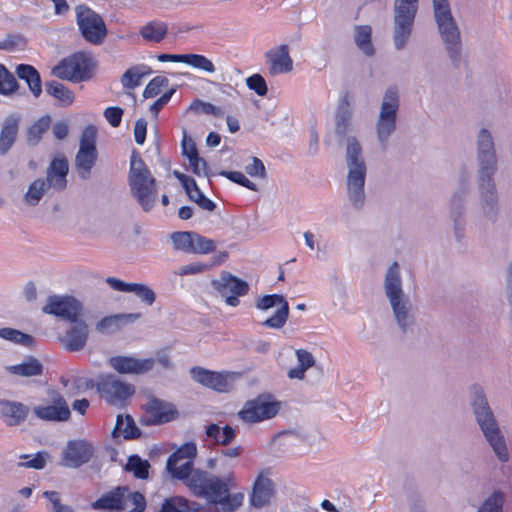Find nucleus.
Wrapping results in <instances>:
<instances>
[{"instance_id":"nucleus-10","label":"nucleus","mask_w":512,"mask_h":512,"mask_svg":"<svg viewBox=\"0 0 512 512\" xmlns=\"http://www.w3.org/2000/svg\"><path fill=\"white\" fill-rule=\"evenodd\" d=\"M75 12L82 37L93 45H101L108 33L101 15L86 5H78Z\"/></svg>"},{"instance_id":"nucleus-13","label":"nucleus","mask_w":512,"mask_h":512,"mask_svg":"<svg viewBox=\"0 0 512 512\" xmlns=\"http://www.w3.org/2000/svg\"><path fill=\"white\" fill-rule=\"evenodd\" d=\"M211 285L222 297H225L226 304L232 307L238 306L239 297L249 292V284L246 281L227 271H222L218 279L211 281Z\"/></svg>"},{"instance_id":"nucleus-30","label":"nucleus","mask_w":512,"mask_h":512,"mask_svg":"<svg viewBox=\"0 0 512 512\" xmlns=\"http://www.w3.org/2000/svg\"><path fill=\"white\" fill-rule=\"evenodd\" d=\"M69 164L65 157L54 158L46 171V183L56 191H63L67 187V174Z\"/></svg>"},{"instance_id":"nucleus-12","label":"nucleus","mask_w":512,"mask_h":512,"mask_svg":"<svg viewBox=\"0 0 512 512\" xmlns=\"http://www.w3.org/2000/svg\"><path fill=\"white\" fill-rule=\"evenodd\" d=\"M280 409V403L271 394H261L245 403L238 416L246 423H257L275 417Z\"/></svg>"},{"instance_id":"nucleus-21","label":"nucleus","mask_w":512,"mask_h":512,"mask_svg":"<svg viewBox=\"0 0 512 512\" xmlns=\"http://www.w3.org/2000/svg\"><path fill=\"white\" fill-rule=\"evenodd\" d=\"M94 454V447L85 440H70L63 450L62 465L79 468L88 463Z\"/></svg>"},{"instance_id":"nucleus-41","label":"nucleus","mask_w":512,"mask_h":512,"mask_svg":"<svg viewBox=\"0 0 512 512\" xmlns=\"http://www.w3.org/2000/svg\"><path fill=\"white\" fill-rule=\"evenodd\" d=\"M46 92L57 99L62 106H69L74 101V93L64 84L51 80L45 83Z\"/></svg>"},{"instance_id":"nucleus-27","label":"nucleus","mask_w":512,"mask_h":512,"mask_svg":"<svg viewBox=\"0 0 512 512\" xmlns=\"http://www.w3.org/2000/svg\"><path fill=\"white\" fill-rule=\"evenodd\" d=\"M274 492L273 481L260 473L254 481L250 494L251 506L260 509L269 505Z\"/></svg>"},{"instance_id":"nucleus-26","label":"nucleus","mask_w":512,"mask_h":512,"mask_svg":"<svg viewBox=\"0 0 512 512\" xmlns=\"http://www.w3.org/2000/svg\"><path fill=\"white\" fill-rule=\"evenodd\" d=\"M21 115L9 114L5 117L0 130V156H5L17 140Z\"/></svg>"},{"instance_id":"nucleus-44","label":"nucleus","mask_w":512,"mask_h":512,"mask_svg":"<svg viewBox=\"0 0 512 512\" xmlns=\"http://www.w3.org/2000/svg\"><path fill=\"white\" fill-rule=\"evenodd\" d=\"M49 188V185L44 179L38 178L34 180L29 185L28 190L24 195V202L29 206L38 205Z\"/></svg>"},{"instance_id":"nucleus-31","label":"nucleus","mask_w":512,"mask_h":512,"mask_svg":"<svg viewBox=\"0 0 512 512\" xmlns=\"http://www.w3.org/2000/svg\"><path fill=\"white\" fill-rule=\"evenodd\" d=\"M233 479L234 476L232 473L227 475L224 479L212 475L205 486V493H202L199 498L205 499L209 504L219 505L224 493L230 491V484Z\"/></svg>"},{"instance_id":"nucleus-64","label":"nucleus","mask_w":512,"mask_h":512,"mask_svg":"<svg viewBox=\"0 0 512 512\" xmlns=\"http://www.w3.org/2000/svg\"><path fill=\"white\" fill-rule=\"evenodd\" d=\"M212 267L213 264L194 262L180 267L176 274L180 276L195 275L200 274L206 270H209Z\"/></svg>"},{"instance_id":"nucleus-36","label":"nucleus","mask_w":512,"mask_h":512,"mask_svg":"<svg viewBox=\"0 0 512 512\" xmlns=\"http://www.w3.org/2000/svg\"><path fill=\"white\" fill-rule=\"evenodd\" d=\"M7 371L21 377L41 376L44 371L43 364L34 356L25 357L20 364L8 366Z\"/></svg>"},{"instance_id":"nucleus-59","label":"nucleus","mask_w":512,"mask_h":512,"mask_svg":"<svg viewBox=\"0 0 512 512\" xmlns=\"http://www.w3.org/2000/svg\"><path fill=\"white\" fill-rule=\"evenodd\" d=\"M242 493L230 494V491L224 493L219 505L222 506L225 512H233L242 505L243 501Z\"/></svg>"},{"instance_id":"nucleus-23","label":"nucleus","mask_w":512,"mask_h":512,"mask_svg":"<svg viewBox=\"0 0 512 512\" xmlns=\"http://www.w3.org/2000/svg\"><path fill=\"white\" fill-rule=\"evenodd\" d=\"M70 324L69 329L60 338V341L67 351L77 352L86 346L89 337V326L81 317H77L75 321H70Z\"/></svg>"},{"instance_id":"nucleus-43","label":"nucleus","mask_w":512,"mask_h":512,"mask_svg":"<svg viewBox=\"0 0 512 512\" xmlns=\"http://www.w3.org/2000/svg\"><path fill=\"white\" fill-rule=\"evenodd\" d=\"M51 124V117L44 115L38 118L28 129H27V143L29 146H36L42 139L44 133H46Z\"/></svg>"},{"instance_id":"nucleus-3","label":"nucleus","mask_w":512,"mask_h":512,"mask_svg":"<svg viewBox=\"0 0 512 512\" xmlns=\"http://www.w3.org/2000/svg\"><path fill=\"white\" fill-rule=\"evenodd\" d=\"M433 14L438 33L444 44L445 51L454 68L462 64V40L460 29L452 15L448 0H432Z\"/></svg>"},{"instance_id":"nucleus-49","label":"nucleus","mask_w":512,"mask_h":512,"mask_svg":"<svg viewBox=\"0 0 512 512\" xmlns=\"http://www.w3.org/2000/svg\"><path fill=\"white\" fill-rule=\"evenodd\" d=\"M19 87L13 75L3 64H0V95L9 96Z\"/></svg>"},{"instance_id":"nucleus-11","label":"nucleus","mask_w":512,"mask_h":512,"mask_svg":"<svg viewBox=\"0 0 512 512\" xmlns=\"http://www.w3.org/2000/svg\"><path fill=\"white\" fill-rule=\"evenodd\" d=\"M477 175H495L498 168V158L492 132L481 128L475 136Z\"/></svg>"},{"instance_id":"nucleus-32","label":"nucleus","mask_w":512,"mask_h":512,"mask_svg":"<svg viewBox=\"0 0 512 512\" xmlns=\"http://www.w3.org/2000/svg\"><path fill=\"white\" fill-rule=\"evenodd\" d=\"M270 62L269 72L272 75L290 72L293 69V61L289 55L288 45L282 44L278 51L267 52Z\"/></svg>"},{"instance_id":"nucleus-22","label":"nucleus","mask_w":512,"mask_h":512,"mask_svg":"<svg viewBox=\"0 0 512 512\" xmlns=\"http://www.w3.org/2000/svg\"><path fill=\"white\" fill-rule=\"evenodd\" d=\"M34 415L49 422H64L70 419L71 411L65 398L58 392H53L52 404L47 406H35Z\"/></svg>"},{"instance_id":"nucleus-15","label":"nucleus","mask_w":512,"mask_h":512,"mask_svg":"<svg viewBox=\"0 0 512 512\" xmlns=\"http://www.w3.org/2000/svg\"><path fill=\"white\" fill-rule=\"evenodd\" d=\"M495 175H477L480 205L485 218L495 223L499 213V198L494 180Z\"/></svg>"},{"instance_id":"nucleus-19","label":"nucleus","mask_w":512,"mask_h":512,"mask_svg":"<svg viewBox=\"0 0 512 512\" xmlns=\"http://www.w3.org/2000/svg\"><path fill=\"white\" fill-rule=\"evenodd\" d=\"M468 191V180L463 178L460 188L453 194L450 201V218L453 222L454 236L458 242H461L465 235L464 201Z\"/></svg>"},{"instance_id":"nucleus-39","label":"nucleus","mask_w":512,"mask_h":512,"mask_svg":"<svg viewBox=\"0 0 512 512\" xmlns=\"http://www.w3.org/2000/svg\"><path fill=\"white\" fill-rule=\"evenodd\" d=\"M98 159L97 152L78 150L75 157V167L79 177L87 180L91 176V171Z\"/></svg>"},{"instance_id":"nucleus-48","label":"nucleus","mask_w":512,"mask_h":512,"mask_svg":"<svg viewBox=\"0 0 512 512\" xmlns=\"http://www.w3.org/2000/svg\"><path fill=\"white\" fill-rule=\"evenodd\" d=\"M148 176H152L150 170L141 158L140 154L136 150H133L130 157L128 181Z\"/></svg>"},{"instance_id":"nucleus-45","label":"nucleus","mask_w":512,"mask_h":512,"mask_svg":"<svg viewBox=\"0 0 512 512\" xmlns=\"http://www.w3.org/2000/svg\"><path fill=\"white\" fill-rule=\"evenodd\" d=\"M150 467V463L147 460L142 459L137 454H133L128 457L125 470L132 472L137 479H147Z\"/></svg>"},{"instance_id":"nucleus-28","label":"nucleus","mask_w":512,"mask_h":512,"mask_svg":"<svg viewBox=\"0 0 512 512\" xmlns=\"http://www.w3.org/2000/svg\"><path fill=\"white\" fill-rule=\"evenodd\" d=\"M110 365L119 373H134L142 374L150 371L154 367V360L148 359H135L127 356H115L111 357Z\"/></svg>"},{"instance_id":"nucleus-7","label":"nucleus","mask_w":512,"mask_h":512,"mask_svg":"<svg viewBox=\"0 0 512 512\" xmlns=\"http://www.w3.org/2000/svg\"><path fill=\"white\" fill-rule=\"evenodd\" d=\"M95 65L96 62L89 53L78 51L63 58L52 69V74L63 80L87 81L92 77Z\"/></svg>"},{"instance_id":"nucleus-18","label":"nucleus","mask_w":512,"mask_h":512,"mask_svg":"<svg viewBox=\"0 0 512 512\" xmlns=\"http://www.w3.org/2000/svg\"><path fill=\"white\" fill-rule=\"evenodd\" d=\"M211 477L212 474L207 471L195 469L192 461H186L180 464L177 471H174L172 478L183 481L194 496L200 497L202 493H205V486Z\"/></svg>"},{"instance_id":"nucleus-57","label":"nucleus","mask_w":512,"mask_h":512,"mask_svg":"<svg viewBox=\"0 0 512 512\" xmlns=\"http://www.w3.org/2000/svg\"><path fill=\"white\" fill-rule=\"evenodd\" d=\"M130 292L134 293L143 303L148 306L153 305L156 300L155 292L145 284L133 283Z\"/></svg>"},{"instance_id":"nucleus-35","label":"nucleus","mask_w":512,"mask_h":512,"mask_svg":"<svg viewBox=\"0 0 512 512\" xmlns=\"http://www.w3.org/2000/svg\"><path fill=\"white\" fill-rule=\"evenodd\" d=\"M197 455V446L194 442H186L174 451L167 459L166 470L173 477L174 471L179 469V462L183 459L192 461Z\"/></svg>"},{"instance_id":"nucleus-53","label":"nucleus","mask_w":512,"mask_h":512,"mask_svg":"<svg viewBox=\"0 0 512 512\" xmlns=\"http://www.w3.org/2000/svg\"><path fill=\"white\" fill-rule=\"evenodd\" d=\"M185 64L208 73H214L216 70L214 64L201 54H186Z\"/></svg>"},{"instance_id":"nucleus-46","label":"nucleus","mask_w":512,"mask_h":512,"mask_svg":"<svg viewBox=\"0 0 512 512\" xmlns=\"http://www.w3.org/2000/svg\"><path fill=\"white\" fill-rule=\"evenodd\" d=\"M194 236V231H177L173 232L170 238L175 250L192 253L194 251Z\"/></svg>"},{"instance_id":"nucleus-62","label":"nucleus","mask_w":512,"mask_h":512,"mask_svg":"<svg viewBox=\"0 0 512 512\" xmlns=\"http://www.w3.org/2000/svg\"><path fill=\"white\" fill-rule=\"evenodd\" d=\"M121 83L127 89H135L141 84V75L138 74L135 66L125 71L121 76Z\"/></svg>"},{"instance_id":"nucleus-29","label":"nucleus","mask_w":512,"mask_h":512,"mask_svg":"<svg viewBox=\"0 0 512 512\" xmlns=\"http://www.w3.org/2000/svg\"><path fill=\"white\" fill-rule=\"evenodd\" d=\"M353 116L352 96L345 92L337 105L335 113V133L337 136H345L351 128Z\"/></svg>"},{"instance_id":"nucleus-1","label":"nucleus","mask_w":512,"mask_h":512,"mask_svg":"<svg viewBox=\"0 0 512 512\" xmlns=\"http://www.w3.org/2000/svg\"><path fill=\"white\" fill-rule=\"evenodd\" d=\"M469 402L475 421L493 452L501 462L509 460V452L505 437L488 402L482 386L472 385Z\"/></svg>"},{"instance_id":"nucleus-38","label":"nucleus","mask_w":512,"mask_h":512,"mask_svg":"<svg viewBox=\"0 0 512 512\" xmlns=\"http://www.w3.org/2000/svg\"><path fill=\"white\" fill-rule=\"evenodd\" d=\"M354 42L364 55L368 57L374 56L375 47L372 43V29L369 25L355 26Z\"/></svg>"},{"instance_id":"nucleus-47","label":"nucleus","mask_w":512,"mask_h":512,"mask_svg":"<svg viewBox=\"0 0 512 512\" xmlns=\"http://www.w3.org/2000/svg\"><path fill=\"white\" fill-rule=\"evenodd\" d=\"M0 338L26 347H32L35 343L31 335L10 327L0 328Z\"/></svg>"},{"instance_id":"nucleus-17","label":"nucleus","mask_w":512,"mask_h":512,"mask_svg":"<svg viewBox=\"0 0 512 512\" xmlns=\"http://www.w3.org/2000/svg\"><path fill=\"white\" fill-rule=\"evenodd\" d=\"M131 195L144 212H150L158 199L157 181L152 176L128 181Z\"/></svg>"},{"instance_id":"nucleus-63","label":"nucleus","mask_w":512,"mask_h":512,"mask_svg":"<svg viewBox=\"0 0 512 512\" xmlns=\"http://www.w3.org/2000/svg\"><path fill=\"white\" fill-rule=\"evenodd\" d=\"M190 108L192 110H195L197 112H201V113H204L207 115H214L217 117L223 115V111L220 107H217V106L213 105L212 103L204 102L201 100L194 101L191 104Z\"/></svg>"},{"instance_id":"nucleus-58","label":"nucleus","mask_w":512,"mask_h":512,"mask_svg":"<svg viewBox=\"0 0 512 512\" xmlns=\"http://www.w3.org/2000/svg\"><path fill=\"white\" fill-rule=\"evenodd\" d=\"M219 175L224 176L230 181L238 185H241L251 191H257V185L254 182L250 181L242 172L223 170L219 173Z\"/></svg>"},{"instance_id":"nucleus-61","label":"nucleus","mask_w":512,"mask_h":512,"mask_svg":"<svg viewBox=\"0 0 512 512\" xmlns=\"http://www.w3.org/2000/svg\"><path fill=\"white\" fill-rule=\"evenodd\" d=\"M246 85L250 90H253L259 96L267 94V84L265 79L260 74H253L246 79Z\"/></svg>"},{"instance_id":"nucleus-14","label":"nucleus","mask_w":512,"mask_h":512,"mask_svg":"<svg viewBox=\"0 0 512 512\" xmlns=\"http://www.w3.org/2000/svg\"><path fill=\"white\" fill-rule=\"evenodd\" d=\"M42 312L70 322L83 315V304L74 296L50 295Z\"/></svg>"},{"instance_id":"nucleus-9","label":"nucleus","mask_w":512,"mask_h":512,"mask_svg":"<svg viewBox=\"0 0 512 512\" xmlns=\"http://www.w3.org/2000/svg\"><path fill=\"white\" fill-rule=\"evenodd\" d=\"M96 389L110 405L123 407L135 393L134 385L122 381L114 374H101L96 380Z\"/></svg>"},{"instance_id":"nucleus-16","label":"nucleus","mask_w":512,"mask_h":512,"mask_svg":"<svg viewBox=\"0 0 512 512\" xmlns=\"http://www.w3.org/2000/svg\"><path fill=\"white\" fill-rule=\"evenodd\" d=\"M131 195L144 212H150L158 199L157 181L152 176L128 181Z\"/></svg>"},{"instance_id":"nucleus-6","label":"nucleus","mask_w":512,"mask_h":512,"mask_svg":"<svg viewBox=\"0 0 512 512\" xmlns=\"http://www.w3.org/2000/svg\"><path fill=\"white\" fill-rule=\"evenodd\" d=\"M130 501L135 507L127 512H144L146 509V499L139 492H131L128 486H117L112 490L102 494L92 503L95 510H104L107 512H122L126 509V502Z\"/></svg>"},{"instance_id":"nucleus-8","label":"nucleus","mask_w":512,"mask_h":512,"mask_svg":"<svg viewBox=\"0 0 512 512\" xmlns=\"http://www.w3.org/2000/svg\"><path fill=\"white\" fill-rule=\"evenodd\" d=\"M419 0H395L393 42L395 49L403 50L412 34Z\"/></svg>"},{"instance_id":"nucleus-50","label":"nucleus","mask_w":512,"mask_h":512,"mask_svg":"<svg viewBox=\"0 0 512 512\" xmlns=\"http://www.w3.org/2000/svg\"><path fill=\"white\" fill-rule=\"evenodd\" d=\"M123 327L122 317L119 314L110 315L102 318L96 324V330L102 334H112Z\"/></svg>"},{"instance_id":"nucleus-60","label":"nucleus","mask_w":512,"mask_h":512,"mask_svg":"<svg viewBox=\"0 0 512 512\" xmlns=\"http://www.w3.org/2000/svg\"><path fill=\"white\" fill-rule=\"evenodd\" d=\"M192 254H208L215 250V242L195 232Z\"/></svg>"},{"instance_id":"nucleus-52","label":"nucleus","mask_w":512,"mask_h":512,"mask_svg":"<svg viewBox=\"0 0 512 512\" xmlns=\"http://www.w3.org/2000/svg\"><path fill=\"white\" fill-rule=\"evenodd\" d=\"M289 317V305L285 303L282 307H279L275 313L266 319L262 325L272 329H281Z\"/></svg>"},{"instance_id":"nucleus-37","label":"nucleus","mask_w":512,"mask_h":512,"mask_svg":"<svg viewBox=\"0 0 512 512\" xmlns=\"http://www.w3.org/2000/svg\"><path fill=\"white\" fill-rule=\"evenodd\" d=\"M120 435H123L126 440L137 439L141 436L140 429L136 426L133 417L129 414L125 417L122 415L117 416L112 436L116 438Z\"/></svg>"},{"instance_id":"nucleus-25","label":"nucleus","mask_w":512,"mask_h":512,"mask_svg":"<svg viewBox=\"0 0 512 512\" xmlns=\"http://www.w3.org/2000/svg\"><path fill=\"white\" fill-rule=\"evenodd\" d=\"M30 408L18 401L0 398V416L7 426H19L26 421Z\"/></svg>"},{"instance_id":"nucleus-51","label":"nucleus","mask_w":512,"mask_h":512,"mask_svg":"<svg viewBox=\"0 0 512 512\" xmlns=\"http://www.w3.org/2000/svg\"><path fill=\"white\" fill-rule=\"evenodd\" d=\"M505 495L501 491H494L479 507L478 512H503Z\"/></svg>"},{"instance_id":"nucleus-33","label":"nucleus","mask_w":512,"mask_h":512,"mask_svg":"<svg viewBox=\"0 0 512 512\" xmlns=\"http://www.w3.org/2000/svg\"><path fill=\"white\" fill-rule=\"evenodd\" d=\"M182 154L189 159L190 166L192 167L193 173L196 175H200V164L202 166V170L204 171L206 176H209L207 172L208 164L207 162L201 158L198 154L195 142L192 138L188 137L186 132H184V136L181 142Z\"/></svg>"},{"instance_id":"nucleus-2","label":"nucleus","mask_w":512,"mask_h":512,"mask_svg":"<svg viewBox=\"0 0 512 512\" xmlns=\"http://www.w3.org/2000/svg\"><path fill=\"white\" fill-rule=\"evenodd\" d=\"M384 292L391 306L394 319L403 333L415 324L412 302L403 290V282L399 264L393 262L384 277Z\"/></svg>"},{"instance_id":"nucleus-55","label":"nucleus","mask_w":512,"mask_h":512,"mask_svg":"<svg viewBox=\"0 0 512 512\" xmlns=\"http://www.w3.org/2000/svg\"><path fill=\"white\" fill-rule=\"evenodd\" d=\"M285 303H288L283 295L279 294H268L260 297L256 301V308L259 310L266 311L273 307H282V305H285Z\"/></svg>"},{"instance_id":"nucleus-34","label":"nucleus","mask_w":512,"mask_h":512,"mask_svg":"<svg viewBox=\"0 0 512 512\" xmlns=\"http://www.w3.org/2000/svg\"><path fill=\"white\" fill-rule=\"evenodd\" d=\"M17 76L26 82L34 97L38 98L42 93V81L38 70L29 64H19L16 67Z\"/></svg>"},{"instance_id":"nucleus-40","label":"nucleus","mask_w":512,"mask_h":512,"mask_svg":"<svg viewBox=\"0 0 512 512\" xmlns=\"http://www.w3.org/2000/svg\"><path fill=\"white\" fill-rule=\"evenodd\" d=\"M199 510L197 502H191L183 496L166 498L159 512H196Z\"/></svg>"},{"instance_id":"nucleus-4","label":"nucleus","mask_w":512,"mask_h":512,"mask_svg":"<svg viewBox=\"0 0 512 512\" xmlns=\"http://www.w3.org/2000/svg\"><path fill=\"white\" fill-rule=\"evenodd\" d=\"M345 159L348 168L346 180L347 195L351 205L355 209L360 210L363 208L366 200L364 186L367 167L362 147L355 137L347 138Z\"/></svg>"},{"instance_id":"nucleus-24","label":"nucleus","mask_w":512,"mask_h":512,"mask_svg":"<svg viewBox=\"0 0 512 512\" xmlns=\"http://www.w3.org/2000/svg\"><path fill=\"white\" fill-rule=\"evenodd\" d=\"M190 375L195 382L204 387L218 392H225L227 390L229 377L227 372H216L195 366L190 369Z\"/></svg>"},{"instance_id":"nucleus-5","label":"nucleus","mask_w":512,"mask_h":512,"mask_svg":"<svg viewBox=\"0 0 512 512\" xmlns=\"http://www.w3.org/2000/svg\"><path fill=\"white\" fill-rule=\"evenodd\" d=\"M399 107V90L395 85L389 86L383 95L376 121L377 138L383 150H386L390 136L396 131Z\"/></svg>"},{"instance_id":"nucleus-42","label":"nucleus","mask_w":512,"mask_h":512,"mask_svg":"<svg viewBox=\"0 0 512 512\" xmlns=\"http://www.w3.org/2000/svg\"><path fill=\"white\" fill-rule=\"evenodd\" d=\"M168 32V26L161 21H150L140 30V35L149 42H161Z\"/></svg>"},{"instance_id":"nucleus-20","label":"nucleus","mask_w":512,"mask_h":512,"mask_svg":"<svg viewBox=\"0 0 512 512\" xmlns=\"http://www.w3.org/2000/svg\"><path fill=\"white\" fill-rule=\"evenodd\" d=\"M146 416L142 423L146 425H160L171 422L179 416L176 407L158 398H151L145 405Z\"/></svg>"},{"instance_id":"nucleus-56","label":"nucleus","mask_w":512,"mask_h":512,"mask_svg":"<svg viewBox=\"0 0 512 512\" xmlns=\"http://www.w3.org/2000/svg\"><path fill=\"white\" fill-rule=\"evenodd\" d=\"M169 84V80L164 76H156L150 80L147 84L146 88L143 91L144 98H153L157 96L163 88L167 87Z\"/></svg>"},{"instance_id":"nucleus-54","label":"nucleus","mask_w":512,"mask_h":512,"mask_svg":"<svg viewBox=\"0 0 512 512\" xmlns=\"http://www.w3.org/2000/svg\"><path fill=\"white\" fill-rule=\"evenodd\" d=\"M96 135V127L93 125L87 126L81 135L79 150L97 152Z\"/></svg>"}]
</instances>
